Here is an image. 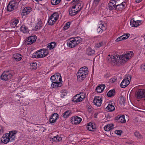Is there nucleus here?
<instances>
[{"label":"nucleus","instance_id":"obj_1","mask_svg":"<svg viewBox=\"0 0 145 145\" xmlns=\"http://www.w3.org/2000/svg\"><path fill=\"white\" fill-rule=\"evenodd\" d=\"M133 54V52L131 51L126 53L124 55L120 56L119 55L110 56L109 55L107 57V60L109 62L111 63L113 65H120L129 60Z\"/></svg>","mask_w":145,"mask_h":145},{"label":"nucleus","instance_id":"obj_2","mask_svg":"<svg viewBox=\"0 0 145 145\" xmlns=\"http://www.w3.org/2000/svg\"><path fill=\"white\" fill-rule=\"evenodd\" d=\"M16 131H10L9 133H6L2 137L1 142L5 144H6L9 142L14 141L16 138Z\"/></svg>","mask_w":145,"mask_h":145},{"label":"nucleus","instance_id":"obj_3","mask_svg":"<svg viewBox=\"0 0 145 145\" xmlns=\"http://www.w3.org/2000/svg\"><path fill=\"white\" fill-rule=\"evenodd\" d=\"M88 68L85 67L80 69L76 74L77 80L79 81H82L86 77L88 74Z\"/></svg>","mask_w":145,"mask_h":145},{"label":"nucleus","instance_id":"obj_4","mask_svg":"<svg viewBox=\"0 0 145 145\" xmlns=\"http://www.w3.org/2000/svg\"><path fill=\"white\" fill-rule=\"evenodd\" d=\"M82 41V39L79 37L71 38L68 40L67 45L69 47L73 48L80 43Z\"/></svg>","mask_w":145,"mask_h":145},{"label":"nucleus","instance_id":"obj_5","mask_svg":"<svg viewBox=\"0 0 145 145\" xmlns=\"http://www.w3.org/2000/svg\"><path fill=\"white\" fill-rule=\"evenodd\" d=\"M48 54V50L45 49H42L33 53L32 55L33 58H41L46 56Z\"/></svg>","mask_w":145,"mask_h":145},{"label":"nucleus","instance_id":"obj_6","mask_svg":"<svg viewBox=\"0 0 145 145\" xmlns=\"http://www.w3.org/2000/svg\"><path fill=\"white\" fill-rule=\"evenodd\" d=\"M80 6V4L78 3L70 8L69 10V14L71 16H73L76 14L82 8V7L79 8V6Z\"/></svg>","mask_w":145,"mask_h":145},{"label":"nucleus","instance_id":"obj_7","mask_svg":"<svg viewBox=\"0 0 145 145\" xmlns=\"http://www.w3.org/2000/svg\"><path fill=\"white\" fill-rule=\"evenodd\" d=\"M12 75L8 71H4L1 76V80L4 81H8L10 80Z\"/></svg>","mask_w":145,"mask_h":145},{"label":"nucleus","instance_id":"obj_8","mask_svg":"<svg viewBox=\"0 0 145 145\" xmlns=\"http://www.w3.org/2000/svg\"><path fill=\"white\" fill-rule=\"evenodd\" d=\"M85 97L83 92H80V94L76 95L73 97V101L74 102H79L84 100Z\"/></svg>","mask_w":145,"mask_h":145},{"label":"nucleus","instance_id":"obj_9","mask_svg":"<svg viewBox=\"0 0 145 145\" xmlns=\"http://www.w3.org/2000/svg\"><path fill=\"white\" fill-rule=\"evenodd\" d=\"M16 4L17 2L15 0H13L10 1L7 6V10L9 12L14 10Z\"/></svg>","mask_w":145,"mask_h":145},{"label":"nucleus","instance_id":"obj_10","mask_svg":"<svg viewBox=\"0 0 145 145\" xmlns=\"http://www.w3.org/2000/svg\"><path fill=\"white\" fill-rule=\"evenodd\" d=\"M101 21L98 23V28L97 29V31L99 33H101L103 31H105L106 29V25H104Z\"/></svg>","mask_w":145,"mask_h":145},{"label":"nucleus","instance_id":"obj_11","mask_svg":"<svg viewBox=\"0 0 145 145\" xmlns=\"http://www.w3.org/2000/svg\"><path fill=\"white\" fill-rule=\"evenodd\" d=\"M82 119L80 117L74 116L71 118V123L74 124H78L81 121Z\"/></svg>","mask_w":145,"mask_h":145},{"label":"nucleus","instance_id":"obj_12","mask_svg":"<svg viewBox=\"0 0 145 145\" xmlns=\"http://www.w3.org/2000/svg\"><path fill=\"white\" fill-rule=\"evenodd\" d=\"M117 1H118V0L117 1L111 0L110 1L108 5V7L109 10H115V8Z\"/></svg>","mask_w":145,"mask_h":145},{"label":"nucleus","instance_id":"obj_13","mask_svg":"<svg viewBox=\"0 0 145 145\" xmlns=\"http://www.w3.org/2000/svg\"><path fill=\"white\" fill-rule=\"evenodd\" d=\"M114 105L115 103L114 101L110 102L106 108V110L109 112L114 111L115 110Z\"/></svg>","mask_w":145,"mask_h":145},{"label":"nucleus","instance_id":"obj_14","mask_svg":"<svg viewBox=\"0 0 145 145\" xmlns=\"http://www.w3.org/2000/svg\"><path fill=\"white\" fill-rule=\"evenodd\" d=\"M36 36H31L29 37L25 42L26 45L31 44L33 43L36 39Z\"/></svg>","mask_w":145,"mask_h":145},{"label":"nucleus","instance_id":"obj_15","mask_svg":"<svg viewBox=\"0 0 145 145\" xmlns=\"http://www.w3.org/2000/svg\"><path fill=\"white\" fill-rule=\"evenodd\" d=\"M136 97L137 99L144 98V89H139L136 93Z\"/></svg>","mask_w":145,"mask_h":145},{"label":"nucleus","instance_id":"obj_16","mask_svg":"<svg viewBox=\"0 0 145 145\" xmlns=\"http://www.w3.org/2000/svg\"><path fill=\"white\" fill-rule=\"evenodd\" d=\"M102 101L101 98L99 97H96L94 98L93 103L96 106H99L101 105Z\"/></svg>","mask_w":145,"mask_h":145},{"label":"nucleus","instance_id":"obj_17","mask_svg":"<svg viewBox=\"0 0 145 145\" xmlns=\"http://www.w3.org/2000/svg\"><path fill=\"white\" fill-rule=\"evenodd\" d=\"M58 118V115L56 113H55L52 115L49 119V122L50 123H55L57 119Z\"/></svg>","mask_w":145,"mask_h":145},{"label":"nucleus","instance_id":"obj_18","mask_svg":"<svg viewBox=\"0 0 145 145\" xmlns=\"http://www.w3.org/2000/svg\"><path fill=\"white\" fill-rule=\"evenodd\" d=\"M125 5V3L124 1L119 4H117L116 5L115 11H120L122 10L124 8Z\"/></svg>","mask_w":145,"mask_h":145},{"label":"nucleus","instance_id":"obj_19","mask_svg":"<svg viewBox=\"0 0 145 145\" xmlns=\"http://www.w3.org/2000/svg\"><path fill=\"white\" fill-rule=\"evenodd\" d=\"M115 120H117L118 122L121 123H125L126 122L124 116L122 115L118 116L115 118Z\"/></svg>","mask_w":145,"mask_h":145},{"label":"nucleus","instance_id":"obj_20","mask_svg":"<svg viewBox=\"0 0 145 145\" xmlns=\"http://www.w3.org/2000/svg\"><path fill=\"white\" fill-rule=\"evenodd\" d=\"M130 34L129 33H126L122 35L117 38L116 40V42H118L122 40H125L127 39L130 36Z\"/></svg>","mask_w":145,"mask_h":145},{"label":"nucleus","instance_id":"obj_21","mask_svg":"<svg viewBox=\"0 0 145 145\" xmlns=\"http://www.w3.org/2000/svg\"><path fill=\"white\" fill-rule=\"evenodd\" d=\"M141 23L140 21H135L133 19L131 20L130 22L131 25L132 27H136L139 25V23Z\"/></svg>","mask_w":145,"mask_h":145},{"label":"nucleus","instance_id":"obj_22","mask_svg":"<svg viewBox=\"0 0 145 145\" xmlns=\"http://www.w3.org/2000/svg\"><path fill=\"white\" fill-rule=\"evenodd\" d=\"M31 8L29 7H25L22 10V15L23 16H25L29 14L31 11Z\"/></svg>","mask_w":145,"mask_h":145},{"label":"nucleus","instance_id":"obj_23","mask_svg":"<svg viewBox=\"0 0 145 145\" xmlns=\"http://www.w3.org/2000/svg\"><path fill=\"white\" fill-rule=\"evenodd\" d=\"M42 25V23L40 19H38V21L36 24L35 27L33 28V30L35 31H37V30L39 29Z\"/></svg>","mask_w":145,"mask_h":145},{"label":"nucleus","instance_id":"obj_24","mask_svg":"<svg viewBox=\"0 0 145 145\" xmlns=\"http://www.w3.org/2000/svg\"><path fill=\"white\" fill-rule=\"evenodd\" d=\"M22 57V56L19 54H15L13 55V59L16 61H20Z\"/></svg>","mask_w":145,"mask_h":145},{"label":"nucleus","instance_id":"obj_25","mask_svg":"<svg viewBox=\"0 0 145 145\" xmlns=\"http://www.w3.org/2000/svg\"><path fill=\"white\" fill-rule=\"evenodd\" d=\"M51 84V87L53 88H57L61 86L62 85V83L60 82H57L56 81H52Z\"/></svg>","mask_w":145,"mask_h":145},{"label":"nucleus","instance_id":"obj_26","mask_svg":"<svg viewBox=\"0 0 145 145\" xmlns=\"http://www.w3.org/2000/svg\"><path fill=\"white\" fill-rule=\"evenodd\" d=\"M105 86L104 85H102L98 86L95 89L96 91L98 93L102 92L105 88Z\"/></svg>","mask_w":145,"mask_h":145},{"label":"nucleus","instance_id":"obj_27","mask_svg":"<svg viewBox=\"0 0 145 145\" xmlns=\"http://www.w3.org/2000/svg\"><path fill=\"white\" fill-rule=\"evenodd\" d=\"M114 125L113 124H107L104 127V129L106 131H109L113 129Z\"/></svg>","mask_w":145,"mask_h":145},{"label":"nucleus","instance_id":"obj_28","mask_svg":"<svg viewBox=\"0 0 145 145\" xmlns=\"http://www.w3.org/2000/svg\"><path fill=\"white\" fill-rule=\"evenodd\" d=\"M129 84L128 81H126V80L124 79L121 82L120 86L122 88H124L128 86Z\"/></svg>","mask_w":145,"mask_h":145},{"label":"nucleus","instance_id":"obj_29","mask_svg":"<svg viewBox=\"0 0 145 145\" xmlns=\"http://www.w3.org/2000/svg\"><path fill=\"white\" fill-rule=\"evenodd\" d=\"M52 141L55 142H59L62 140V138L58 135L55 137H54L52 139Z\"/></svg>","mask_w":145,"mask_h":145},{"label":"nucleus","instance_id":"obj_30","mask_svg":"<svg viewBox=\"0 0 145 145\" xmlns=\"http://www.w3.org/2000/svg\"><path fill=\"white\" fill-rule=\"evenodd\" d=\"M86 54L89 56H92L95 53V51L94 50H92L90 48H89L87 49L86 50Z\"/></svg>","mask_w":145,"mask_h":145},{"label":"nucleus","instance_id":"obj_31","mask_svg":"<svg viewBox=\"0 0 145 145\" xmlns=\"http://www.w3.org/2000/svg\"><path fill=\"white\" fill-rule=\"evenodd\" d=\"M87 128L89 131H92L95 128V127L93 126L92 123H89L88 124Z\"/></svg>","mask_w":145,"mask_h":145},{"label":"nucleus","instance_id":"obj_32","mask_svg":"<svg viewBox=\"0 0 145 145\" xmlns=\"http://www.w3.org/2000/svg\"><path fill=\"white\" fill-rule=\"evenodd\" d=\"M71 114V111L70 110L66 111L63 113V116L65 118L68 117Z\"/></svg>","mask_w":145,"mask_h":145},{"label":"nucleus","instance_id":"obj_33","mask_svg":"<svg viewBox=\"0 0 145 145\" xmlns=\"http://www.w3.org/2000/svg\"><path fill=\"white\" fill-rule=\"evenodd\" d=\"M20 31L24 33L28 32V29L27 27L24 25H22L20 28Z\"/></svg>","mask_w":145,"mask_h":145},{"label":"nucleus","instance_id":"obj_34","mask_svg":"<svg viewBox=\"0 0 145 145\" xmlns=\"http://www.w3.org/2000/svg\"><path fill=\"white\" fill-rule=\"evenodd\" d=\"M55 81L57 82H61V77L59 73L55 74Z\"/></svg>","mask_w":145,"mask_h":145},{"label":"nucleus","instance_id":"obj_35","mask_svg":"<svg viewBox=\"0 0 145 145\" xmlns=\"http://www.w3.org/2000/svg\"><path fill=\"white\" fill-rule=\"evenodd\" d=\"M56 21V20L50 16L48 20V24L50 25H52L55 23Z\"/></svg>","mask_w":145,"mask_h":145},{"label":"nucleus","instance_id":"obj_36","mask_svg":"<svg viewBox=\"0 0 145 145\" xmlns=\"http://www.w3.org/2000/svg\"><path fill=\"white\" fill-rule=\"evenodd\" d=\"M56 45V43L54 42H52L47 46V47L49 50H51L54 48Z\"/></svg>","mask_w":145,"mask_h":145},{"label":"nucleus","instance_id":"obj_37","mask_svg":"<svg viewBox=\"0 0 145 145\" xmlns=\"http://www.w3.org/2000/svg\"><path fill=\"white\" fill-rule=\"evenodd\" d=\"M115 94V90H111L109 91L107 93V96L108 97H111L114 96Z\"/></svg>","mask_w":145,"mask_h":145},{"label":"nucleus","instance_id":"obj_38","mask_svg":"<svg viewBox=\"0 0 145 145\" xmlns=\"http://www.w3.org/2000/svg\"><path fill=\"white\" fill-rule=\"evenodd\" d=\"M52 18L57 20L59 18V15L57 13L55 12L53 13L50 16Z\"/></svg>","mask_w":145,"mask_h":145},{"label":"nucleus","instance_id":"obj_39","mask_svg":"<svg viewBox=\"0 0 145 145\" xmlns=\"http://www.w3.org/2000/svg\"><path fill=\"white\" fill-rule=\"evenodd\" d=\"M61 0H51L52 4V5H55L58 4L61 1Z\"/></svg>","mask_w":145,"mask_h":145},{"label":"nucleus","instance_id":"obj_40","mask_svg":"<svg viewBox=\"0 0 145 145\" xmlns=\"http://www.w3.org/2000/svg\"><path fill=\"white\" fill-rule=\"evenodd\" d=\"M61 96L62 98H63L64 97L66 96L67 94V90H61Z\"/></svg>","mask_w":145,"mask_h":145},{"label":"nucleus","instance_id":"obj_41","mask_svg":"<svg viewBox=\"0 0 145 145\" xmlns=\"http://www.w3.org/2000/svg\"><path fill=\"white\" fill-rule=\"evenodd\" d=\"M134 135L138 138L141 139L143 138V136L138 132H135L134 133Z\"/></svg>","mask_w":145,"mask_h":145},{"label":"nucleus","instance_id":"obj_42","mask_svg":"<svg viewBox=\"0 0 145 145\" xmlns=\"http://www.w3.org/2000/svg\"><path fill=\"white\" fill-rule=\"evenodd\" d=\"M30 66L32 69H36L37 68V64L35 63H33L30 64Z\"/></svg>","mask_w":145,"mask_h":145},{"label":"nucleus","instance_id":"obj_43","mask_svg":"<svg viewBox=\"0 0 145 145\" xmlns=\"http://www.w3.org/2000/svg\"><path fill=\"white\" fill-rule=\"evenodd\" d=\"M70 25V22H67L65 24V25L63 27V29L65 30L67 29L69 27Z\"/></svg>","mask_w":145,"mask_h":145},{"label":"nucleus","instance_id":"obj_44","mask_svg":"<svg viewBox=\"0 0 145 145\" xmlns=\"http://www.w3.org/2000/svg\"><path fill=\"white\" fill-rule=\"evenodd\" d=\"M120 100L121 104H124L126 101V99L125 97L121 96L120 97Z\"/></svg>","mask_w":145,"mask_h":145},{"label":"nucleus","instance_id":"obj_45","mask_svg":"<svg viewBox=\"0 0 145 145\" xmlns=\"http://www.w3.org/2000/svg\"><path fill=\"white\" fill-rule=\"evenodd\" d=\"M105 43L103 42H99L96 44V46L97 48H99L105 44Z\"/></svg>","mask_w":145,"mask_h":145},{"label":"nucleus","instance_id":"obj_46","mask_svg":"<svg viewBox=\"0 0 145 145\" xmlns=\"http://www.w3.org/2000/svg\"><path fill=\"white\" fill-rule=\"evenodd\" d=\"M131 75H128L127 76V77L125 78V80H126L128 81L129 82H130V81L131 80Z\"/></svg>","mask_w":145,"mask_h":145},{"label":"nucleus","instance_id":"obj_47","mask_svg":"<svg viewBox=\"0 0 145 145\" xmlns=\"http://www.w3.org/2000/svg\"><path fill=\"white\" fill-rule=\"evenodd\" d=\"M18 22H19V21L18 20H15L14 21L12 22V25L15 26H16V25H17V24H18Z\"/></svg>","mask_w":145,"mask_h":145},{"label":"nucleus","instance_id":"obj_48","mask_svg":"<svg viewBox=\"0 0 145 145\" xmlns=\"http://www.w3.org/2000/svg\"><path fill=\"white\" fill-rule=\"evenodd\" d=\"M122 131L121 130H116L115 131V133L117 135H120L121 134Z\"/></svg>","mask_w":145,"mask_h":145},{"label":"nucleus","instance_id":"obj_49","mask_svg":"<svg viewBox=\"0 0 145 145\" xmlns=\"http://www.w3.org/2000/svg\"><path fill=\"white\" fill-rule=\"evenodd\" d=\"M117 80V78H112L110 79V82L111 83H113L115 82Z\"/></svg>","mask_w":145,"mask_h":145},{"label":"nucleus","instance_id":"obj_50","mask_svg":"<svg viewBox=\"0 0 145 145\" xmlns=\"http://www.w3.org/2000/svg\"><path fill=\"white\" fill-rule=\"evenodd\" d=\"M55 74L54 75L52 76L50 78V79L52 80V81H55Z\"/></svg>","mask_w":145,"mask_h":145},{"label":"nucleus","instance_id":"obj_51","mask_svg":"<svg viewBox=\"0 0 145 145\" xmlns=\"http://www.w3.org/2000/svg\"><path fill=\"white\" fill-rule=\"evenodd\" d=\"M4 131L3 127L2 126H0V134L3 133Z\"/></svg>","mask_w":145,"mask_h":145},{"label":"nucleus","instance_id":"obj_52","mask_svg":"<svg viewBox=\"0 0 145 145\" xmlns=\"http://www.w3.org/2000/svg\"><path fill=\"white\" fill-rule=\"evenodd\" d=\"M141 67L142 70L145 71V64L141 65Z\"/></svg>","mask_w":145,"mask_h":145},{"label":"nucleus","instance_id":"obj_53","mask_svg":"<svg viewBox=\"0 0 145 145\" xmlns=\"http://www.w3.org/2000/svg\"><path fill=\"white\" fill-rule=\"evenodd\" d=\"M100 0H94V2L96 4H97Z\"/></svg>","mask_w":145,"mask_h":145},{"label":"nucleus","instance_id":"obj_54","mask_svg":"<svg viewBox=\"0 0 145 145\" xmlns=\"http://www.w3.org/2000/svg\"><path fill=\"white\" fill-rule=\"evenodd\" d=\"M142 0H135V2L137 3H138L141 2Z\"/></svg>","mask_w":145,"mask_h":145},{"label":"nucleus","instance_id":"obj_55","mask_svg":"<svg viewBox=\"0 0 145 145\" xmlns=\"http://www.w3.org/2000/svg\"><path fill=\"white\" fill-rule=\"evenodd\" d=\"M144 97H145V89H144Z\"/></svg>","mask_w":145,"mask_h":145},{"label":"nucleus","instance_id":"obj_56","mask_svg":"<svg viewBox=\"0 0 145 145\" xmlns=\"http://www.w3.org/2000/svg\"><path fill=\"white\" fill-rule=\"evenodd\" d=\"M79 0H73V1H74V2H76V1H79Z\"/></svg>","mask_w":145,"mask_h":145}]
</instances>
